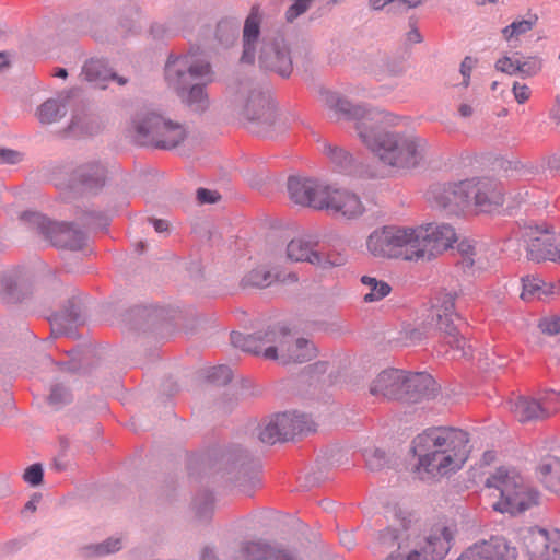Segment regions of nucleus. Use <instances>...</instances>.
I'll return each instance as SVG.
<instances>
[{"label": "nucleus", "mask_w": 560, "mask_h": 560, "mask_svg": "<svg viewBox=\"0 0 560 560\" xmlns=\"http://www.w3.org/2000/svg\"><path fill=\"white\" fill-rule=\"evenodd\" d=\"M320 102L338 119L352 120L360 140L383 163L398 168L419 165L430 150L425 139L412 133L390 131L387 126L392 115L352 105L340 94L322 90Z\"/></svg>", "instance_id": "obj_1"}, {"label": "nucleus", "mask_w": 560, "mask_h": 560, "mask_svg": "<svg viewBox=\"0 0 560 560\" xmlns=\"http://www.w3.org/2000/svg\"><path fill=\"white\" fill-rule=\"evenodd\" d=\"M469 436L459 429L440 428L418 435L413 451L422 479L440 478L462 469L469 457Z\"/></svg>", "instance_id": "obj_2"}, {"label": "nucleus", "mask_w": 560, "mask_h": 560, "mask_svg": "<svg viewBox=\"0 0 560 560\" xmlns=\"http://www.w3.org/2000/svg\"><path fill=\"white\" fill-rule=\"evenodd\" d=\"M456 533V525L444 521L422 532L418 520H402L401 528L394 536L397 551L386 560H445Z\"/></svg>", "instance_id": "obj_3"}, {"label": "nucleus", "mask_w": 560, "mask_h": 560, "mask_svg": "<svg viewBox=\"0 0 560 560\" xmlns=\"http://www.w3.org/2000/svg\"><path fill=\"white\" fill-rule=\"evenodd\" d=\"M291 336L285 326L278 325L252 335L232 332L231 341L234 347L245 352L262 355L281 364L303 363L316 357V348L307 339H296L294 347L301 351L292 352Z\"/></svg>", "instance_id": "obj_4"}, {"label": "nucleus", "mask_w": 560, "mask_h": 560, "mask_svg": "<svg viewBox=\"0 0 560 560\" xmlns=\"http://www.w3.org/2000/svg\"><path fill=\"white\" fill-rule=\"evenodd\" d=\"M486 487L492 489L497 501L494 511L516 515L538 504L539 494L514 468L499 467L486 480Z\"/></svg>", "instance_id": "obj_5"}, {"label": "nucleus", "mask_w": 560, "mask_h": 560, "mask_svg": "<svg viewBox=\"0 0 560 560\" xmlns=\"http://www.w3.org/2000/svg\"><path fill=\"white\" fill-rule=\"evenodd\" d=\"M421 230L406 225H384L366 237V250L375 258L419 261L423 250L419 248Z\"/></svg>", "instance_id": "obj_6"}, {"label": "nucleus", "mask_w": 560, "mask_h": 560, "mask_svg": "<svg viewBox=\"0 0 560 560\" xmlns=\"http://www.w3.org/2000/svg\"><path fill=\"white\" fill-rule=\"evenodd\" d=\"M456 319L458 315L455 311V295L441 293L429 310L425 320L419 328L408 330L407 338L411 342H418L423 337H434L451 349L464 352L466 340L455 324Z\"/></svg>", "instance_id": "obj_7"}, {"label": "nucleus", "mask_w": 560, "mask_h": 560, "mask_svg": "<svg viewBox=\"0 0 560 560\" xmlns=\"http://www.w3.org/2000/svg\"><path fill=\"white\" fill-rule=\"evenodd\" d=\"M261 16L258 8H253L245 20L243 30V62L253 63L256 57V47L259 46L258 59L262 67L288 77L292 70L291 59L284 45L278 42H260Z\"/></svg>", "instance_id": "obj_8"}, {"label": "nucleus", "mask_w": 560, "mask_h": 560, "mask_svg": "<svg viewBox=\"0 0 560 560\" xmlns=\"http://www.w3.org/2000/svg\"><path fill=\"white\" fill-rule=\"evenodd\" d=\"M136 131L141 144H152L162 149L176 147L186 135L182 125L166 120L155 113L137 121Z\"/></svg>", "instance_id": "obj_9"}, {"label": "nucleus", "mask_w": 560, "mask_h": 560, "mask_svg": "<svg viewBox=\"0 0 560 560\" xmlns=\"http://www.w3.org/2000/svg\"><path fill=\"white\" fill-rule=\"evenodd\" d=\"M229 103L240 119L259 126H271L275 122L276 112L261 93L242 89L231 94Z\"/></svg>", "instance_id": "obj_10"}, {"label": "nucleus", "mask_w": 560, "mask_h": 560, "mask_svg": "<svg viewBox=\"0 0 560 560\" xmlns=\"http://www.w3.org/2000/svg\"><path fill=\"white\" fill-rule=\"evenodd\" d=\"M315 430L314 421L305 415L283 412L270 418L260 429L259 439L267 444L287 441L296 434Z\"/></svg>", "instance_id": "obj_11"}, {"label": "nucleus", "mask_w": 560, "mask_h": 560, "mask_svg": "<svg viewBox=\"0 0 560 560\" xmlns=\"http://www.w3.org/2000/svg\"><path fill=\"white\" fill-rule=\"evenodd\" d=\"M324 196L319 210H326L335 217L351 220L361 217L365 211L361 198L348 189L327 185Z\"/></svg>", "instance_id": "obj_12"}, {"label": "nucleus", "mask_w": 560, "mask_h": 560, "mask_svg": "<svg viewBox=\"0 0 560 560\" xmlns=\"http://www.w3.org/2000/svg\"><path fill=\"white\" fill-rule=\"evenodd\" d=\"M165 77L168 84L179 91L188 82V78L211 81V67L206 61L196 60L194 56H180L167 62Z\"/></svg>", "instance_id": "obj_13"}, {"label": "nucleus", "mask_w": 560, "mask_h": 560, "mask_svg": "<svg viewBox=\"0 0 560 560\" xmlns=\"http://www.w3.org/2000/svg\"><path fill=\"white\" fill-rule=\"evenodd\" d=\"M517 551L505 538L492 536L465 548L455 560H516Z\"/></svg>", "instance_id": "obj_14"}, {"label": "nucleus", "mask_w": 560, "mask_h": 560, "mask_svg": "<svg viewBox=\"0 0 560 560\" xmlns=\"http://www.w3.org/2000/svg\"><path fill=\"white\" fill-rule=\"evenodd\" d=\"M415 229L421 230L422 240L419 243V248L423 250V256L420 260H431L456 241L455 230L448 224L431 223L415 226Z\"/></svg>", "instance_id": "obj_15"}, {"label": "nucleus", "mask_w": 560, "mask_h": 560, "mask_svg": "<svg viewBox=\"0 0 560 560\" xmlns=\"http://www.w3.org/2000/svg\"><path fill=\"white\" fill-rule=\"evenodd\" d=\"M530 560H560V532L532 529L524 537Z\"/></svg>", "instance_id": "obj_16"}, {"label": "nucleus", "mask_w": 560, "mask_h": 560, "mask_svg": "<svg viewBox=\"0 0 560 560\" xmlns=\"http://www.w3.org/2000/svg\"><path fill=\"white\" fill-rule=\"evenodd\" d=\"M468 206L474 203L476 209L481 212H490L503 203V192L500 185L489 178L467 179Z\"/></svg>", "instance_id": "obj_17"}, {"label": "nucleus", "mask_w": 560, "mask_h": 560, "mask_svg": "<svg viewBox=\"0 0 560 560\" xmlns=\"http://www.w3.org/2000/svg\"><path fill=\"white\" fill-rule=\"evenodd\" d=\"M326 186V184L313 178L290 177L288 179L290 199L298 205L316 210L320 208Z\"/></svg>", "instance_id": "obj_18"}, {"label": "nucleus", "mask_w": 560, "mask_h": 560, "mask_svg": "<svg viewBox=\"0 0 560 560\" xmlns=\"http://www.w3.org/2000/svg\"><path fill=\"white\" fill-rule=\"evenodd\" d=\"M468 188L469 183H466V180L447 185H434L428 191V199L438 208L451 211L464 209L468 207Z\"/></svg>", "instance_id": "obj_19"}, {"label": "nucleus", "mask_w": 560, "mask_h": 560, "mask_svg": "<svg viewBox=\"0 0 560 560\" xmlns=\"http://www.w3.org/2000/svg\"><path fill=\"white\" fill-rule=\"evenodd\" d=\"M233 560H299L289 549L276 548L262 541H248L235 551Z\"/></svg>", "instance_id": "obj_20"}, {"label": "nucleus", "mask_w": 560, "mask_h": 560, "mask_svg": "<svg viewBox=\"0 0 560 560\" xmlns=\"http://www.w3.org/2000/svg\"><path fill=\"white\" fill-rule=\"evenodd\" d=\"M405 371L387 369L382 371L371 383V395L383 399H401Z\"/></svg>", "instance_id": "obj_21"}, {"label": "nucleus", "mask_w": 560, "mask_h": 560, "mask_svg": "<svg viewBox=\"0 0 560 560\" xmlns=\"http://www.w3.org/2000/svg\"><path fill=\"white\" fill-rule=\"evenodd\" d=\"M276 280L283 283L296 282L298 276L293 272H289L284 276L273 275L265 264L253 261L250 269L242 279V284L244 287L266 288Z\"/></svg>", "instance_id": "obj_22"}, {"label": "nucleus", "mask_w": 560, "mask_h": 560, "mask_svg": "<svg viewBox=\"0 0 560 560\" xmlns=\"http://www.w3.org/2000/svg\"><path fill=\"white\" fill-rule=\"evenodd\" d=\"M81 77L101 89L106 86L108 80H116L120 85L127 83V79L116 75L108 67L107 61L100 58H91L85 61Z\"/></svg>", "instance_id": "obj_23"}, {"label": "nucleus", "mask_w": 560, "mask_h": 560, "mask_svg": "<svg viewBox=\"0 0 560 560\" xmlns=\"http://www.w3.org/2000/svg\"><path fill=\"white\" fill-rule=\"evenodd\" d=\"M527 256L533 260H550L560 264V240L557 241L548 233L530 238Z\"/></svg>", "instance_id": "obj_24"}, {"label": "nucleus", "mask_w": 560, "mask_h": 560, "mask_svg": "<svg viewBox=\"0 0 560 560\" xmlns=\"http://www.w3.org/2000/svg\"><path fill=\"white\" fill-rule=\"evenodd\" d=\"M317 243L306 236L291 240L287 245V257L292 261H306L311 265L325 262L322 254L316 250Z\"/></svg>", "instance_id": "obj_25"}, {"label": "nucleus", "mask_w": 560, "mask_h": 560, "mask_svg": "<svg viewBox=\"0 0 560 560\" xmlns=\"http://www.w3.org/2000/svg\"><path fill=\"white\" fill-rule=\"evenodd\" d=\"M49 237L56 247L70 250L81 249L85 243L83 233L67 223H54L50 228Z\"/></svg>", "instance_id": "obj_26"}, {"label": "nucleus", "mask_w": 560, "mask_h": 560, "mask_svg": "<svg viewBox=\"0 0 560 560\" xmlns=\"http://www.w3.org/2000/svg\"><path fill=\"white\" fill-rule=\"evenodd\" d=\"M435 381L427 373L410 374L405 372L402 398L419 399L429 397L435 390Z\"/></svg>", "instance_id": "obj_27"}, {"label": "nucleus", "mask_w": 560, "mask_h": 560, "mask_svg": "<svg viewBox=\"0 0 560 560\" xmlns=\"http://www.w3.org/2000/svg\"><path fill=\"white\" fill-rule=\"evenodd\" d=\"M509 409L520 422L542 419V409L538 398L516 397L509 402Z\"/></svg>", "instance_id": "obj_28"}, {"label": "nucleus", "mask_w": 560, "mask_h": 560, "mask_svg": "<svg viewBox=\"0 0 560 560\" xmlns=\"http://www.w3.org/2000/svg\"><path fill=\"white\" fill-rule=\"evenodd\" d=\"M105 178L106 170L97 161L83 163L74 172V180L90 189L102 187Z\"/></svg>", "instance_id": "obj_29"}, {"label": "nucleus", "mask_w": 560, "mask_h": 560, "mask_svg": "<svg viewBox=\"0 0 560 560\" xmlns=\"http://www.w3.org/2000/svg\"><path fill=\"white\" fill-rule=\"evenodd\" d=\"M521 299L524 301L545 300L555 294L556 287L552 283H546L540 278L526 276L522 279Z\"/></svg>", "instance_id": "obj_30"}, {"label": "nucleus", "mask_w": 560, "mask_h": 560, "mask_svg": "<svg viewBox=\"0 0 560 560\" xmlns=\"http://www.w3.org/2000/svg\"><path fill=\"white\" fill-rule=\"evenodd\" d=\"M361 282L369 290L363 296V300L366 303L380 301L387 296L392 291V288L387 282L377 280L374 277L363 276L361 278Z\"/></svg>", "instance_id": "obj_31"}, {"label": "nucleus", "mask_w": 560, "mask_h": 560, "mask_svg": "<svg viewBox=\"0 0 560 560\" xmlns=\"http://www.w3.org/2000/svg\"><path fill=\"white\" fill-rule=\"evenodd\" d=\"M538 21L537 15H534L529 20H516L513 21L510 25L502 28L501 34L504 40L512 42V40H518V38L530 32L533 27L536 25Z\"/></svg>", "instance_id": "obj_32"}, {"label": "nucleus", "mask_w": 560, "mask_h": 560, "mask_svg": "<svg viewBox=\"0 0 560 560\" xmlns=\"http://www.w3.org/2000/svg\"><path fill=\"white\" fill-rule=\"evenodd\" d=\"M66 114L65 106L57 100H48L37 109V117L43 124L58 121Z\"/></svg>", "instance_id": "obj_33"}, {"label": "nucleus", "mask_w": 560, "mask_h": 560, "mask_svg": "<svg viewBox=\"0 0 560 560\" xmlns=\"http://www.w3.org/2000/svg\"><path fill=\"white\" fill-rule=\"evenodd\" d=\"M546 486L555 491H560V460L552 458L539 467Z\"/></svg>", "instance_id": "obj_34"}, {"label": "nucleus", "mask_w": 560, "mask_h": 560, "mask_svg": "<svg viewBox=\"0 0 560 560\" xmlns=\"http://www.w3.org/2000/svg\"><path fill=\"white\" fill-rule=\"evenodd\" d=\"M238 36V24L233 20H222L217 25L215 37L224 45L233 44Z\"/></svg>", "instance_id": "obj_35"}, {"label": "nucleus", "mask_w": 560, "mask_h": 560, "mask_svg": "<svg viewBox=\"0 0 560 560\" xmlns=\"http://www.w3.org/2000/svg\"><path fill=\"white\" fill-rule=\"evenodd\" d=\"M323 153L341 170H347L352 163L350 153L337 145L330 143L324 144Z\"/></svg>", "instance_id": "obj_36"}, {"label": "nucleus", "mask_w": 560, "mask_h": 560, "mask_svg": "<svg viewBox=\"0 0 560 560\" xmlns=\"http://www.w3.org/2000/svg\"><path fill=\"white\" fill-rule=\"evenodd\" d=\"M186 102L195 112H205L209 106V98L203 86L194 85L187 95Z\"/></svg>", "instance_id": "obj_37"}, {"label": "nucleus", "mask_w": 560, "mask_h": 560, "mask_svg": "<svg viewBox=\"0 0 560 560\" xmlns=\"http://www.w3.org/2000/svg\"><path fill=\"white\" fill-rule=\"evenodd\" d=\"M538 399L541 405L544 418L549 417L560 409V390H545Z\"/></svg>", "instance_id": "obj_38"}, {"label": "nucleus", "mask_w": 560, "mask_h": 560, "mask_svg": "<svg viewBox=\"0 0 560 560\" xmlns=\"http://www.w3.org/2000/svg\"><path fill=\"white\" fill-rule=\"evenodd\" d=\"M542 63L538 57H527L524 60L520 59V67L517 68V74L524 77H533L541 70Z\"/></svg>", "instance_id": "obj_39"}, {"label": "nucleus", "mask_w": 560, "mask_h": 560, "mask_svg": "<svg viewBox=\"0 0 560 560\" xmlns=\"http://www.w3.org/2000/svg\"><path fill=\"white\" fill-rule=\"evenodd\" d=\"M520 67V59H513L509 56H503L495 62V69L509 75L517 74V68Z\"/></svg>", "instance_id": "obj_40"}, {"label": "nucleus", "mask_w": 560, "mask_h": 560, "mask_svg": "<svg viewBox=\"0 0 560 560\" xmlns=\"http://www.w3.org/2000/svg\"><path fill=\"white\" fill-rule=\"evenodd\" d=\"M23 479L31 486H38L43 480V468L39 464H33L27 467L23 474Z\"/></svg>", "instance_id": "obj_41"}, {"label": "nucleus", "mask_w": 560, "mask_h": 560, "mask_svg": "<svg viewBox=\"0 0 560 560\" xmlns=\"http://www.w3.org/2000/svg\"><path fill=\"white\" fill-rule=\"evenodd\" d=\"M121 548V541L119 538H109L105 542L93 547L96 556H105L115 552Z\"/></svg>", "instance_id": "obj_42"}, {"label": "nucleus", "mask_w": 560, "mask_h": 560, "mask_svg": "<svg viewBox=\"0 0 560 560\" xmlns=\"http://www.w3.org/2000/svg\"><path fill=\"white\" fill-rule=\"evenodd\" d=\"M312 1L313 0H294L293 4L285 12L287 20L292 22L303 14L310 8Z\"/></svg>", "instance_id": "obj_43"}, {"label": "nucleus", "mask_w": 560, "mask_h": 560, "mask_svg": "<svg viewBox=\"0 0 560 560\" xmlns=\"http://www.w3.org/2000/svg\"><path fill=\"white\" fill-rule=\"evenodd\" d=\"M538 327L544 334L558 335L560 334V317H546L539 322Z\"/></svg>", "instance_id": "obj_44"}, {"label": "nucleus", "mask_w": 560, "mask_h": 560, "mask_svg": "<svg viewBox=\"0 0 560 560\" xmlns=\"http://www.w3.org/2000/svg\"><path fill=\"white\" fill-rule=\"evenodd\" d=\"M512 93L518 104H525L532 96V90L528 85L520 82H514L512 85Z\"/></svg>", "instance_id": "obj_45"}, {"label": "nucleus", "mask_w": 560, "mask_h": 560, "mask_svg": "<svg viewBox=\"0 0 560 560\" xmlns=\"http://www.w3.org/2000/svg\"><path fill=\"white\" fill-rule=\"evenodd\" d=\"M120 24L125 33L136 32L140 27V15L136 11H131L121 20Z\"/></svg>", "instance_id": "obj_46"}, {"label": "nucleus", "mask_w": 560, "mask_h": 560, "mask_svg": "<svg viewBox=\"0 0 560 560\" xmlns=\"http://www.w3.org/2000/svg\"><path fill=\"white\" fill-rule=\"evenodd\" d=\"M383 72L388 75H398L405 71V65L404 62L393 59V60H386L383 63Z\"/></svg>", "instance_id": "obj_47"}, {"label": "nucleus", "mask_w": 560, "mask_h": 560, "mask_svg": "<svg viewBox=\"0 0 560 560\" xmlns=\"http://www.w3.org/2000/svg\"><path fill=\"white\" fill-rule=\"evenodd\" d=\"M211 377L214 382L225 384L231 381L232 372L228 366L221 365L213 370Z\"/></svg>", "instance_id": "obj_48"}, {"label": "nucleus", "mask_w": 560, "mask_h": 560, "mask_svg": "<svg viewBox=\"0 0 560 560\" xmlns=\"http://www.w3.org/2000/svg\"><path fill=\"white\" fill-rule=\"evenodd\" d=\"M197 198L200 203H214L220 198V196L217 191L199 188L197 190Z\"/></svg>", "instance_id": "obj_49"}, {"label": "nucleus", "mask_w": 560, "mask_h": 560, "mask_svg": "<svg viewBox=\"0 0 560 560\" xmlns=\"http://www.w3.org/2000/svg\"><path fill=\"white\" fill-rule=\"evenodd\" d=\"M21 160V154L18 151L10 149H0V163L15 164Z\"/></svg>", "instance_id": "obj_50"}, {"label": "nucleus", "mask_w": 560, "mask_h": 560, "mask_svg": "<svg viewBox=\"0 0 560 560\" xmlns=\"http://www.w3.org/2000/svg\"><path fill=\"white\" fill-rule=\"evenodd\" d=\"M475 61L470 57H466L460 65V73L463 75V85L467 86L469 83V78L471 70L474 68Z\"/></svg>", "instance_id": "obj_51"}, {"label": "nucleus", "mask_w": 560, "mask_h": 560, "mask_svg": "<svg viewBox=\"0 0 560 560\" xmlns=\"http://www.w3.org/2000/svg\"><path fill=\"white\" fill-rule=\"evenodd\" d=\"M68 393L62 386H55L51 389L49 401L54 405L62 402L67 399Z\"/></svg>", "instance_id": "obj_52"}, {"label": "nucleus", "mask_w": 560, "mask_h": 560, "mask_svg": "<svg viewBox=\"0 0 560 560\" xmlns=\"http://www.w3.org/2000/svg\"><path fill=\"white\" fill-rule=\"evenodd\" d=\"M14 55L11 51H0V72L11 67Z\"/></svg>", "instance_id": "obj_53"}, {"label": "nucleus", "mask_w": 560, "mask_h": 560, "mask_svg": "<svg viewBox=\"0 0 560 560\" xmlns=\"http://www.w3.org/2000/svg\"><path fill=\"white\" fill-rule=\"evenodd\" d=\"M422 1L423 0H395L394 9L408 10L420 5Z\"/></svg>", "instance_id": "obj_54"}, {"label": "nucleus", "mask_w": 560, "mask_h": 560, "mask_svg": "<svg viewBox=\"0 0 560 560\" xmlns=\"http://www.w3.org/2000/svg\"><path fill=\"white\" fill-rule=\"evenodd\" d=\"M370 5L374 10L383 9L388 5L389 10H394L395 0H370Z\"/></svg>", "instance_id": "obj_55"}, {"label": "nucleus", "mask_w": 560, "mask_h": 560, "mask_svg": "<svg viewBox=\"0 0 560 560\" xmlns=\"http://www.w3.org/2000/svg\"><path fill=\"white\" fill-rule=\"evenodd\" d=\"M151 222L154 226V230L158 233H164V232L168 231V222L167 221L162 220V219H153V220H151Z\"/></svg>", "instance_id": "obj_56"}, {"label": "nucleus", "mask_w": 560, "mask_h": 560, "mask_svg": "<svg viewBox=\"0 0 560 560\" xmlns=\"http://www.w3.org/2000/svg\"><path fill=\"white\" fill-rule=\"evenodd\" d=\"M550 117L557 125H560V100L559 98L556 100V104L550 112Z\"/></svg>", "instance_id": "obj_57"}, {"label": "nucleus", "mask_w": 560, "mask_h": 560, "mask_svg": "<svg viewBox=\"0 0 560 560\" xmlns=\"http://www.w3.org/2000/svg\"><path fill=\"white\" fill-rule=\"evenodd\" d=\"M340 542L348 549H351L354 546V538L351 534L345 533L340 536Z\"/></svg>", "instance_id": "obj_58"}, {"label": "nucleus", "mask_w": 560, "mask_h": 560, "mask_svg": "<svg viewBox=\"0 0 560 560\" xmlns=\"http://www.w3.org/2000/svg\"><path fill=\"white\" fill-rule=\"evenodd\" d=\"M69 129L73 135L82 133L83 126L80 124V118L73 119L71 125L69 126Z\"/></svg>", "instance_id": "obj_59"}, {"label": "nucleus", "mask_w": 560, "mask_h": 560, "mask_svg": "<svg viewBox=\"0 0 560 560\" xmlns=\"http://www.w3.org/2000/svg\"><path fill=\"white\" fill-rule=\"evenodd\" d=\"M407 39L410 43H419L421 40V35L417 28H411V31L407 34Z\"/></svg>", "instance_id": "obj_60"}, {"label": "nucleus", "mask_w": 560, "mask_h": 560, "mask_svg": "<svg viewBox=\"0 0 560 560\" xmlns=\"http://www.w3.org/2000/svg\"><path fill=\"white\" fill-rule=\"evenodd\" d=\"M460 116L469 117L472 114V107L468 104H462L458 108Z\"/></svg>", "instance_id": "obj_61"}, {"label": "nucleus", "mask_w": 560, "mask_h": 560, "mask_svg": "<svg viewBox=\"0 0 560 560\" xmlns=\"http://www.w3.org/2000/svg\"><path fill=\"white\" fill-rule=\"evenodd\" d=\"M201 560H217V558L211 549L205 548L201 553Z\"/></svg>", "instance_id": "obj_62"}, {"label": "nucleus", "mask_w": 560, "mask_h": 560, "mask_svg": "<svg viewBox=\"0 0 560 560\" xmlns=\"http://www.w3.org/2000/svg\"><path fill=\"white\" fill-rule=\"evenodd\" d=\"M55 77H58V78H67L68 75V72L65 68H59L55 73H54Z\"/></svg>", "instance_id": "obj_63"}, {"label": "nucleus", "mask_w": 560, "mask_h": 560, "mask_svg": "<svg viewBox=\"0 0 560 560\" xmlns=\"http://www.w3.org/2000/svg\"><path fill=\"white\" fill-rule=\"evenodd\" d=\"M392 536L393 533L389 529H387L381 535V539L383 542H386L389 538H392Z\"/></svg>", "instance_id": "obj_64"}]
</instances>
